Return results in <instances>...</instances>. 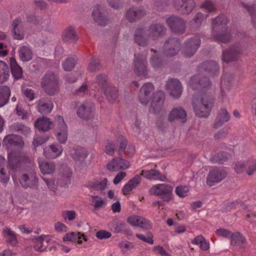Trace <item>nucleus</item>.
<instances>
[{
  "mask_svg": "<svg viewBox=\"0 0 256 256\" xmlns=\"http://www.w3.org/2000/svg\"><path fill=\"white\" fill-rule=\"evenodd\" d=\"M70 156L78 164L83 165L88 154L86 151L80 148H72L70 150Z\"/></svg>",
  "mask_w": 256,
  "mask_h": 256,
  "instance_id": "23",
  "label": "nucleus"
},
{
  "mask_svg": "<svg viewBox=\"0 0 256 256\" xmlns=\"http://www.w3.org/2000/svg\"><path fill=\"white\" fill-rule=\"evenodd\" d=\"M101 68L100 60L96 56H92L90 60L88 70L89 72H93L99 70Z\"/></svg>",
  "mask_w": 256,
  "mask_h": 256,
  "instance_id": "46",
  "label": "nucleus"
},
{
  "mask_svg": "<svg viewBox=\"0 0 256 256\" xmlns=\"http://www.w3.org/2000/svg\"><path fill=\"white\" fill-rule=\"evenodd\" d=\"M108 182V179L104 178L100 182H95L92 187L96 190H104Z\"/></svg>",
  "mask_w": 256,
  "mask_h": 256,
  "instance_id": "60",
  "label": "nucleus"
},
{
  "mask_svg": "<svg viewBox=\"0 0 256 256\" xmlns=\"http://www.w3.org/2000/svg\"><path fill=\"white\" fill-rule=\"evenodd\" d=\"M200 43L201 40L198 36H195L188 38L183 44L182 54L186 58L192 57L198 50Z\"/></svg>",
  "mask_w": 256,
  "mask_h": 256,
  "instance_id": "5",
  "label": "nucleus"
},
{
  "mask_svg": "<svg viewBox=\"0 0 256 256\" xmlns=\"http://www.w3.org/2000/svg\"><path fill=\"white\" fill-rule=\"evenodd\" d=\"M19 56L23 62H28L32 58V53L31 50L26 46H22L18 50Z\"/></svg>",
  "mask_w": 256,
  "mask_h": 256,
  "instance_id": "39",
  "label": "nucleus"
},
{
  "mask_svg": "<svg viewBox=\"0 0 256 256\" xmlns=\"http://www.w3.org/2000/svg\"><path fill=\"white\" fill-rule=\"evenodd\" d=\"M34 126L39 130L45 132L52 128L53 123L48 118L43 116L36 120Z\"/></svg>",
  "mask_w": 256,
  "mask_h": 256,
  "instance_id": "26",
  "label": "nucleus"
},
{
  "mask_svg": "<svg viewBox=\"0 0 256 256\" xmlns=\"http://www.w3.org/2000/svg\"><path fill=\"white\" fill-rule=\"evenodd\" d=\"M8 162L10 168L13 170H16L20 166V160L18 157L9 156Z\"/></svg>",
  "mask_w": 256,
  "mask_h": 256,
  "instance_id": "52",
  "label": "nucleus"
},
{
  "mask_svg": "<svg viewBox=\"0 0 256 256\" xmlns=\"http://www.w3.org/2000/svg\"><path fill=\"white\" fill-rule=\"evenodd\" d=\"M11 132L18 134L26 136L30 132V128L21 122H16L12 124L10 128Z\"/></svg>",
  "mask_w": 256,
  "mask_h": 256,
  "instance_id": "37",
  "label": "nucleus"
},
{
  "mask_svg": "<svg viewBox=\"0 0 256 256\" xmlns=\"http://www.w3.org/2000/svg\"><path fill=\"white\" fill-rule=\"evenodd\" d=\"M192 242L195 244H200V248L202 250H206L210 248L209 243L206 241L202 235L196 237Z\"/></svg>",
  "mask_w": 256,
  "mask_h": 256,
  "instance_id": "44",
  "label": "nucleus"
},
{
  "mask_svg": "<svg viewBox=\"0 0 256 256\" xmlns=\"http://www.w3.org/2000/svg\"><path fill=\"white\" fill-rule=\"evenodd\" d=\"M146 60L142 56L138 57L134 60V72L139 76H146L148 74Z\"/></svg>",
  "mask_w": 256,
  "mask_h": 256,
  "instance_id": "25",
  "label": "nucleus"
},
{
  "mask_svg": "<svg viewBox=\"0 0 256 256\" xmlns=\"http://www.w3.org/2000/svg\"><path fill=\"white\" fill-rule=\"evenodd\" d=\"M53 106V102L48 98H42L38 100L37 103L38 111L42 114H47L50 113Z\"/></svg>",
  "mask_w": 256,
  "mask_h": 256,
  "instance_id": "22",
  "label": "nucleus"
},
{
  "mask_svg": "<svg viewBox=\"0 0 256 256\" xmlns=\"http://www.w3.org/2000/svg\"><path fill=\"white\" fill-rule=\"evenodd\" d=\"M49 139L48 136H36L34 138L32 144L34 148L45 143Z\"/></svg>",
  "mask_w": 256,
  "mask_h": 256,
  "instance_id": "53",
  "label": "nucleus"
},
{
  "mask_svg": "<svg viewBox=\"0 0 256 256\" xmlns=\"http://www.w3.org/2000/svg\"><path fill=\"white\" fill-rule=\"evenodd\" d=\"M140 220H143V218L139 216H133L128 218L127 222L128 224L132 226H138L139 223H142Z\"/></svg>",
  "mask_w": 256,
  "mask_h": 256,
  "instance_id": "57",
  "label": "nucleus"
},
{
  "mask_svg": "<svg viewBox=\"0 0 256 256\" xmlns=\"http://www.w3.org/2000/svg\"><path fill=\"white\" fill-rule=\"evenodd\" d=\"M216 234L218 236H221L224 238H228L231 236L232 233V232L226 229L220 228L219 229H218L216 231Z\"/></svg>",
  "mask_w": 256,
  "mask_h": 256,
  "instance_id": "63",
  "label": "nucleus"
},
{
  "mask_svg": "<svg viewBox=\"0 0 256 256\" xmlns=\"http://www.w3.org/2000/svg\"><path fill=\"white\" fill-rule=\"evenodd\" d=\"M189 188L186 186H178L176 188V192L180 197H185L188 196Z\"/></svg>",
  "mask_w": 256,
  "mask_h": 256,
  "instance_id": "56",
  "label": "nucleus"
},
{
  "mask_svg": "<svg viewBox=\"0 0 256 256\" xmlns=\"http://www.w3.org/2000/svg\"><path fill=\"white\" fill-rule=\"evenodd\" d=\"M214 100L208 94L197 92L192 97V105L196 115L199 118H207L214 106Z\"/></svg>",
  "mask_w": 256,
  "mask_h": 256,
  "instance_id": "1",
  "label": "nucleus"
},
{
  "mask_svg": "<svg viewBox=\"0 0 256 256\" xmlns=\"http://www.w3.org/2000/svg\"><path fill=\"white\" fill-rule=\"evenodd\" d=\"M140 175L144 178L154 180H160L161 181H164L166 177L162 176L158 171L155 170H142L141 171Z\"/></svg>",
  "mask_w": 256,
  "mask_h": 256,
  "instance_id": "31",
  "label": "nucleus"
},
{
  "mask_svg": "<svg viewBox=\"0 0 256 256\" xmlns=\"http://www.w3.org/2000/svg\"><path fill=\"white\" fill-rule=\"evenodd\" d=\"M228 134V132L227 130L222 128L214 135V138L216 140H220L226 138Z\"/></svg>",
  "mask_w": 256,
  "mask_h": 256,
  "instance_id": "62",
  "label": "nucleus"
},
{
  "mask_svg": "<svg viewBox=\"0 0 256 256\" xmlns=\"http://www.w3.org/2000/svg\"><path fill=\"white\" fill-rule=\"evenodd\" d=\"M10 94L11 90L8 86H0V108L8 104Z\"/></svg>",
  "mask_w": 256,
  "mask_h": 256,
  "instance_id": "34",
  "label": "nucleus"
},
{
  "mask_svg": "<svg viewBox=\"0 0 256 256\" xmlns=\"http://www.w3.org/2000/svg\"><path fill=\"white\" fill-rule=\"evenodd\" d=\"M172 187L168 184H158L150 188V192L157 196L166 202H168L172 198Z\"/></svg>",
  "mask_w": 256,
  "mask_h": 256,
  "instance_id": "4",
  "label": "nucleus"
},
{
  "mask_svg": "<svg viewBox=\"0 0 256 256\" xmlns=\"http://www.w3.org/2000/svg\"><path fill=\"white\" fill-rule=\"evenodd\" d=\"M146 10L140 6H132L126 12V18L130 22H132L141 19L146 15Z\"/></svg>",
  "mask_w": 256,
  "mask_h": 256,
  "instance_id": "10",
  "label": "nucleus"
},
{
  "mask_svg": "<svg viewBox=\"0 0 256 256\" xmlns=\"http://www.w3.org/2000/svg\"><path fill=\"white\" fill-rule=\"evenodd\" d=\"M189 84L192 90H198L208 88L211 86L212 82L208 76L198 74L191 78Z\"/></svg>",
  "mask_w": 256,
  "mask_h": 256,
  "instance_id": "8",
  "label": "nucleus"
},
{
  "mask_svg": "<svg viewBox=\"0 0 256 256\" xmlns=\"http://www.w3.org/2000/svg\"><path fill=\"white\" fill-rule=\"evenodd\" d=\"M150 62L154 68H158L162 66V62L160 58L152 56L150 59Z\"/></svg>",
  "mask_w": 256,
  "mask_h": 256,
  "instance_id": "64",
  "label": "nucleus"
},
{
  "mask_svg": "<svg viewBox=\"0 0 256 256\" xmlns=\"http://www.w3.org/2000/svg\"><path fill=\"white\" fill-rule=\"evenodd\" d=\"M230 114L226 108H221L216 118L214 128L216 129L220 128L224 123L230 120Z\"/></svg>",
  "mask_w": 256,
  "mask_h": 256,
  "instance_id": "27",
  "label": "nucleus"
},
{
  "mask_svg": "<svg viewBox=\"0 0 256 256\" xmlns=\"http://www.w3.org/2000/svg\"><path fill=\"white\" fill-rule=\"evenodd\" d=\"M56 138L60 143L65 144L68 139V132L66 128L60 129V132L57 133Z\"/></svg>",
  "mask_w": 256,
  "mask_h": 256,
  "instance_id": "51",
  "label": "nucleus"
},
{
  "mask_svg": "<svg viewBox=\"0 0 256 256\" xmlns=\"http://www.w3.org/2000/svg\"><path fill=\"white\" fill-rule=\"evenodd\" d=\"M136 236L138 238L142 240L144 242L150 244H152L154 243V241L152 240L153 235L151 232L148 233L146 236H144L141 234H136Z\"/></svg>",
  "mask_w": 256,
  "mask_h": 256,
  "instance_id": "58",
  "label": "nucleus"
},
{
  "mask_svg": "<svg viewBox=\"0 0 256 256\" xmlns=\"http://www.w3.org/2000/svg\"><path fill=\"white\" fill-rule=\"evenodd\" d=\"M46 241L48 243V240H46V236H40L36 237L35 238V245L34 248L38 252H43L44 248H43V242Z\"/></svg>",
  "mask_w": 256,
  "mask_h": 256,
  "instance_id": "47",
  "label": "nucleus"
},
{
  "mask_svg": "<svg viewBox=\"0 0 256 256\" xmlns=\"http://www.w3.org/2000/svg\"><path fill=\"white\" fill-rule=\"evenodd\" d=\"M93 18L100 26H104L106 22V18L104 12L100 10L99 6H94L92 13Z\"/></svg>",
  "mask_w": 256,
  "mask_h": 256,
  "instance_id": "30",
  "label": "nucleus"
},
{
  "mask_svg": "<svg viewBox=\"0 0 256 256\" xmlns=\"http://www.w3.org/2000/svg\"><path fill=\"white\" fill-rule=\"evenodd\" d=\"M230 238V244L233 246H242L246 242L245 237L239 232L232 233Z\"/></svg>",
  "mask_w": 256,
  "mask_h": 256,
  "instance_id": "40",
  "label": "nucleus"
},
{
  "mask_svg": "<svg viewBox=\"0 0 256 256\" xmlns=\"http://www.w3.org/2000/svg\"><path fill=\"white\" fill-rule=\"evenodd\" d=\"M10 66L11 72L14 79L19 80L22 77V70L18 64L16 60L14 58H10Z\"/></svg>",
  "mask_w": 256,
  "mask_h": 256,
  "instance_id": "36",
  "label": "nucleus"
},
{
  "mask_svg": "<svg viewBox=\"0 0 256 256\" xmlns=\"http://www.w3.org/2000/svg\"><path fill=\"white\" fill-rule=\"evenodd\" d=\"M186 111L182 107L174 108L170 112L168 120L170 122L178 120L184 123L186 120Z\"/></svg>",
  "mask_w": 256,
  "mask_h": 256,
  "instance_id": "18",
  "label": "nucleus"
},
{
  "mask_svg": "<svg viewBox=\"0 0 256 256\" xmlns=\"http://www.w3.org/2000/svg\"><path fill=\"white\" fill-rule=\"evenodd\" d=\"M238 5L246 10L248 12L252 18H256V10L253 6L248 5L242 1L238 2Z\"/></svg>",
  "mask_w": 256,
  "mask_h": 256,
  "instance_id": "54",
  "label": "nucleus"
},
{
  "mask_svg": "<svg viewBox=\"0 0 256 256\" xmlns=\"http://www.w3.org/2000/svg\"><path fill=\"white\" fill-rule=\"evenodd\" d=\"M226 176L227 174L225 171L214 169L209 172L206 178V184L210 186H212L215 183L221 182Z\"/></svg>",
  "mask_w": 256,
  "mask_h": 256,
  "instance_id": "16",
  "label": "nucleus"
},
{
  "mask_svg": "<svg viewBox=\"0 0 256 256\" xmlns=\"http://www.w3.org/2000/svg\"><path fill=\"white\" fill-rule=\"evenodd\" d=\"M78 37L74 27L69 26L62 32V39L65 42L76 40Z\"/></svg>",
  "mask_w": 256,
  "mask_h": 256,
  "instance_id": "35",
  "label": "nucleus"
},
{
  "mask_svg": "<svg viewBox=\"0 0 256 256\" xmlns=\"http://www.w3.org/2000/svg\"><path fill=\"white\" fill-rule=\"evenodd\" d=\"M166 90L173 98L180 97L182 93V88L180 82L177 79H169L166 84Z\"/></svg>",
  "mask_w": 256,
  "mask_h": 256,
  "instance_id": "14",
  "label": "nucleus"
},
{
  "mask_svg": "<svg viewBox=\"0 0 256 256\" xmlns=\"http://www.w3.org/2000/svg\"><path fill=\"white\" fill-rule=\"evenodd\" d=\"M39 166L44 174H52L56 170V165L52 162H42L39 163Z\"/></svg>",
  "mask_w": 256,
  "mask_h": 256,
  "instance_id": "42",
  "label": "nucleus"
},
{
  "mask_svg": "<svg viewBox=\"0 0 256 256\" xmlns=\"http://www.w3.org/2000/svg\"><path fill=\"white\" fill-rule=\"evenodd\" d=\"M19 180L22 186L24 188H27L36 185L38 182V178L34 173H30V175L24 174L20 176Z\"/></svg>",
  "mask_w": 256,
  "mask_h": 256,
  "instance_id": "24",
  "label": "nucleus"
},
{
  "mask_svg": "<svg viewBox=\"0 0 256 256\" xmlns=\"http://www.w3.org/2000/svg\"><path fill=\"white\" fill-rule=\"evenodd\" d=\"M62 152V148L61 146L58 144H53L50 145L49 148L44 150V156L48 158H54L60 156Z\"/></svg>",
  "mask_w": 256,
  "mask_h": 256,
  "instance_id": "29",
  "label": "nucleus"
},
{
  "mask_svg": "<svg viewBox=\"0 0 256 256\" xmlns=\"http://www.w3.org/2000/svg\"><path fill=\"white\" fill-rule=\"evenodd\" d=\"M130 166L129 162L120 157L113 158L106 166V168L110 172L124 170Z\"/></svg>",
  "mask_w": 256,
  "mask_h": 256,
  "instance_id": "12",
  "label": "nucleus"
},
{
  "mask_svg": "<svg viewBox=\"0 0 256 256\" xmlns=\"http://www.w3.org/2000/svg\"><path fill=\"white\" fill-rule=\"evenodd\" d=\"M96 236L97 238L100 240L106 239L110 238L112 236V234L105 230H100L96 232Z\"/></svg>",
  "mask_w": 256,
  "mask_h": 256,
  "instance_id": "61",
  "label": "nucleus"
},
{
  "mask_svg": "<svg viewBox=\"0 0 256 256\" xmlns=\"http://www.w3.org/2000/svg\"><path fill=\"white\" fill-rule=\"evenodd\" d=\"M59 78L54 73L48 72L41 79V86L44 91L48 96L58 94L59 88Z\"/></svg>",
  "mask_w": 256,
  "mask_h": 256,
  "instance_id": "3",
  "label": "nucleus"
},
{
  "mask_svg": "<svg viewBox=\"0 0 256 256\" xmlns=\"http://www.w3.org/2000/svg\"><path fill=\"white\" fill-rule=\"evenodd\" d=\"M151 106L155 112H159L163 106L165 100V94L159 90L152 93Z\"/></svg>",
  "mask_w": 256,
  "mask_h": 256,
  "instance_id": "21",
  "label": "nucleus"
},
{
  "mask_svg": "<svg viewBox=\"0 0 256 256\" xmlns=\"http://www.w3.org/2000/svg\"><path fill=\"white\" fill-rule=\"evenodd\" d=\"M44 180L48 186V188L50 189L52 192L55 194L57 190V183H56L55 180L47 178H44Z\"/></svg>",
  "mask_w": 256,
  "mask_h": 256,
  "instance_id": "59",
  "label": "nucleus"
},
{
  "mask_svg": "<svg viewBox=\"0 0 256 256\" xmlns=\"http://www.w3.org/2000/svg\"><path fill=\"white\" fill-rule=\"evenodd\" d=\"M199 68L201 71H204L210 76H216L219 74V66L214 60H206L202 62Z\"/></svg>",
  "mask_w": 256,
  "mask_h": 256,
  "instance_id": "17",
  "label": "nucleus"
},
{
  "mask_svg": "<svg viewBox=\"0 0 256 256\" xmlns=\"http://www.w3.org/2000/svg\"><path fill=\"white\" fill-rule=\"evenodd\" d=\"M228 22L224 16H217L212 20L213 32H218L214 34V38L218 42L228 43L230 42V34L226 26Z\"/></svg>",
  "mask_w": 256,
  "mask_h": 256,
  "instance_id": "2",
  "label": "nucleus"
},
{
  "mask_svg": "<svg viewBox=\"0 0 256 256\" xmlns=\"http://www.w3.org/2000/svg\"><path fill=\"white\" fill-rule=\"evenodd\" d=\"M228 159V154L222 152L218 153L211 158V161L213 162L219 164H223Z\"/></svg>",
  "mask_w": 256,
  "mask_h": 256,
  "instance_id": "49",
  "label": "nucleus"
},
{
  "mask_svg": "<svg viewBox=\"0 0 256 256\" xmlns=\"http://www.w3.org/2000/svg\"><path fill=\"white\" fill-rule=\"evenodd\" d=\"M96 81L103 91L110 86L107 82L106 76L104 74H98L96 76Z\"/></svg>",
  "mask_w": 256,
  "mask_h": 256,
  "instance_id": "48",
  "label": "nucleus"
},
{
  "mask_svg": "<svg viewBox=\"0 0 256 256\" xmlns=\"http://www.w3.org/2000/svg\"><path fill=\"white\" fill-rule=\"evenodd\" d=\"M76 60L73 58H68L62 64V66L64 70L71 71L75 66Z\"/></svg>",
  "mask_w": 256,
  "mask_h": 256,
  "instance_id": "50",
  "label": "nucleus"
},
{
  "mask_svg": "<svg viewBox=\"0 0 256 256\" xmlns=\"http://www.w3.org/2000/svg\"><path fill=\"white\" fill-rule=\"evenodd\" d=\"M12 26V38L18 40H23L24 38V32L22 18H16L13 21Z\"/></svg>",
  "mask_w": 256,
  "mask_h": 256,
  "instance_id": "19",
  "label": "nucleus"
},
{
  "mask_svg": "<svg viewBox=\"0 0 256 256\" xmlns=\"http://www.w3.org/2000/svg\"><path fill=\"white\" fill-rule=\"evenodd\" d=\"M147 32L148 36L154 40H156L164 36L166 28L162 24L152 23L148 26Z\"/></svg>",
  "mask_w": 256,
  "mask_h": 256,
  "instance_id": "11",
  "label": "nucleus"
},
{
  "mask_svg": "<svg viewBox=\"0 0 256 256\" xmlns=\"http://www.w3.org/2000/svg\"><path fill=\"white\" fill-rule=\"evenodd\" d=\"M154 86L152 84L148 82L143 84L138 93V99L140 102L146 106L152 98Z\"/></svg>",
  "mask_w": 256,
  "mask_h": 256,
  "instance_id": "9",
  "label": "nucleus"
},
{
  "mask_svg": "<svg viewBox=\"0 0 256 256\" xmlns=\"http://www.w3.org/2000/svg\"><path fill=\"white\" fill-rule=\"evenodd\" d=\"M93 109L90 105L82 104L77 110V114L81 118L88 120L91 116Z\"/></svg>",
  "mask_w": 256,
  "mask_h": 256,
  "instance_id": "38",
  "label": "nucleus"
},
{
  "mask_svg": "<svg viewBox=\"0 0 256 256\" xmlns=\"http://www.w3.org/2000/svg\"><path fill=\"white\" fill-rule=\"evenodd\" d=\"M181 42L179 38H169L164 44V53L167 56H174L179 52Z\"/></svg>",
  "mask_w": 256,
  "mask_h": 256,
  "instance_id": "7",
  "label": "nucleus"
},
{
  "mask_svg": "<svg viewBox=\"0 0 256 256\" xmlns=\"http://www.w3.org/2000/svg\"><path fill=\"white\" fill-rule=\"evenodd\" d=\"M203 14L201 12H198L190 22V28L192 30L198 29L202 24L203 20Z\"/></svg>",
  "mask_w": 256,
  "mask_h": 256,
  "instance_id": "45",
  "label": "nucleus"
},
{
  "mask_svg": "<svg viewBox=\"0 0 256 256\" xmlns=\"http://www.w3.org/2000/svg\"><path fill=\"white\" fill-rule=\"evenodd\" d=\"M148 33L147 36L146 34V30L142 28H137L134 32V42L140 46L146 47L149 44V38Z\"/></svg>",
  "mask_w": 256,
  "mask_h": 256,
  "instance_id": "15",
  "label": "nucleus"
},
{
  "mask_svg": "<svg viewBox=\"0 0 256 256\" xmlns=\"http://www.w3.org/2000/svg\"><path fill=\"white\" fill-rule=\"evenodd\" d=\"M105 96L110 102H114L118 97V91L114 87L109 86L104 91Z\"/></svg>",
  "mask_w": 256,
  "mask_h": 256,
  "instance_id": "43",
  "label": "nucleus"
},
{
  "mask_svg": "<svg viewBox=\"0 0 256 256\" xmlns=\"http://www.w3.org/2000/svg\"><path fill=\"white\" fill-rule=\"evenodd\" d=\"M171 30L176 34H182L185 32L186 22L180 17L172 16L166 20Z\"/></svg>",
  "mask_w": 256,
  "mask_h": 256,
  "instance_id": "6",
  "label": "nucleus"
},
{
  "mask_svg": "<svg viewBox=\"0 0 256 256\" xmlns=\"http://www.w3.org/2000/svg\"><path fill=\"white\" fill-rule=\"evenodd\" d=\"M4 236L6 238L7 243L13 246L18 243L16 235L14 232L8 228H4L2 230Z\"/></svg>",
  "mask_w": 256,
  "mask_h": 256,
  "instance_id": "41",
  "label": "nucleus"
},
{
  "mask_svg": "<svg viewBox=\"0 0 256 256\" xmlns=\"http://www.w3.org/2000/svg\"><path fill=\"white\" fill-rule=\"evenodd\" d=\"M141 178L137 174L130 179L123 187L122 192L126 195L128 192L136 188L140 183Z\"/></svg>",
  "mask_w": 256,
  "mask_h": 256,
  "instance_id": "33",
  "label": "nucleus"
},
{
  "mask_svg": "<svg viewBox=\"0 0 256 256\" xmlns=\"http://www.w3.org/2000/svg\"><path fill=\"white\" fill-rule=\"evenodd\" d=\"M0 74L3 75L8 80L10 76L9 68L8 64L0 60Z\"/></svg>",
  "mask_w": 256,
  "mask_h": 256,
  "instance_id": "55",
  "label": "nucleus"
},
{
  "mask_svg": "<svg viewBox=\"0 0 256 256\" xmlns=\"http://www.w3.org/2000/svg\"><path fill=\"white\" fill-rule=\"evenodd\" d=\"M3 142L8 147L12 146L20 147L24 144L22 137L14 134L6 136L3 140Z\"/></svg>",
  "mask_w": 256,
  "mask_h": 256,
  "instance_id": "28",
  "label": "nucleus"
},
{
  "mask_svg": "<svg viewBox=\"0 0 256 256\" xmlns=\"http://www.w3.org/2000/svg\"><path fill=\"white\" fill-rule=\"evenodd\" d=\"M175 8L182 14H188L196 6L194 0H174Z\"/></svg>",
  "mask_w": 256,
  "mask_h": 256,
  "instance_id": "13",
  "label": "nucleus"
},
{
  "mask_svg": "<svg viewBox=\"0 0 256 256\" xmlns=\"http://www.w3.org/2000/svg\"><path fill=\"white\" fill-rule=\"evenodd\" d=\"M72 175V171L67 166H63L60 173L62 182L60 184L64 187H68L70 183V180Z\"/></svg>",
  "mask_w": 256,
  "mask_h": 256,
  "instance_id": "32",
  "label": "nucleus"
},
{
  "mask_svg": "<svg viewBox=\"0 0 256 256\" xmlns=\"http://www.w3.org/2000/svg\"><path fill=\"white\" fill-rule=\"evenodd\" d=\"M242 50L240 46H233L223 52L222 60L226 62L236 61L238 58Z\"/></svg>",
  "mask_w": 256,
  "mask_h": 256,
  "instance_id": "20",
  "label": "nucleus"
}]
</instances>
